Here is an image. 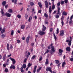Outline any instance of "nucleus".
<instances>
[{
  "label": "nucleus",
  "instance_id": "1",
  "mask_svg": "<svg viewBox=\"0 0 73 73\" xmlns=\"http://www.w3.org/2000/svg\"><path fill=\"white\" fill-rule=\"evenodd\" d=\"M48 49H50L51 48V52H50L51 54H53L56 51L54 48V47L53 46V44L52 43L50 46H47Z\"/></svg>",
  "mask_w": 73,
  "mask_h": 73
},
{
  "label": "nucleus",
  "instance_id": "2",
  "mask_svg": "<svg viewBox=\"0 0 73 73\" xmlns=\"http://www.w3.org/2000/svg\"><path fill=\"white\" fill-rule=\"evenodd\" d=\"M58 8V10L57 12L58 13H57V15H55V18H56V19H58L59 17H60V16L58 15H61V13H60V10H61V8L60 7H57Z\"/></svg>",
  "mask_w": 73,
  "mask_h": 73
},
{
  "label": "nucleus",
  "instance_id": "3",
  "mask_svg": "<svg viewBox=\"0 0 73 73\" xmlns=\"http://www.w3.org/2000/svg\"><path fill=\"white\" fill-rule=\"evenodd\" d=\"M55 9V5L53 4L52 5V7L51 6H49V12L50 13H52V10H54V9Z\"/></svg>",
  "mask_w": 73,
  "mask_h": 73
},
{
  "label": "nucleus",
  "instance_id": "4",
  "mask_svg": "<svg viewBox=\"0 0 73 73\" xmlns=\"http://www.w3.org/2000/svg\"><path fill=\"white\" fill-rule=\"evenodd\" d=\"M70 40L69 39L67 40H66V41L67 42H68V45H69V46H70L71 45V44H72V37L71 36H70Z\"/></svg>",
  "mask_w": 73,
  "mask_h": 73
},
{
  "label": "nucleus",
  "instance_id": "5",
  "mask_svg": "<svg viewBox=\"0 0 73 73\" xmlns=\"http://www.w3.org/2000/svg\"><path fill=\"white\" fill-rule=\"evenodd\" d=\"M46 70L47 72L49 71L51 73H53L52 71V68L50 67H47L46 69Z\"/></svg>",
  "mask_w": 73,
  "mask_h": 73
},
{
  "label": "nucleus",
  "instance_id": "6",
  "mask_svg": "<svg viewBox=\"0 0 73 73\" xmlns=\"http://www.w3.org/2000/svg\"><path fill=\"white\" fill-rule=\"evenodd\" d=\"M64 1H61L60 3L61 5H63L64 4V3H65L66 4H67L68 2V0H64Z\"/></svg>",
  "mask_w": 73,
  "mask_h": 73
},
{
  "label": "nucleus",
  "instance_id": "7",
  "mask_svg": "<svg viewBox=\"0 0 73 73\" xmlns=\"http://www.w3.org/2000/svg\"><path fill=\"white\" fill-rule=\"evenodd\" d=\"M62 52H63V50L61 49H59L58 54L60 56H61V55H62Z\"/></svg>",
  "mask_w": 73,
  "mask_h": 73
},
{
  "label": "nucleus",
  "instance_id": "8",
  "mask_svg": "<svg viewBox=\"0 0 73 73\" xmlns=\"http://www.w3.org/2000/svg\"><path fill=\"white\" fill-rule=\"evenodd\" d=\"M9 59L11 60L13 62V65H15L16 63V60H15L13 58H11V57L9 58Z\"/></svg>",
  "mask_w": 73,
  "mask_h": 73
},
{
  "label": "nucleus",
  "instance_id": "9",
  "mask_svg": "<svg viewBox=\"0 0 73 73\" xmlns=\"http://www.w3.org/2000/svg\"><path fill=\"white\" fill-rule=\"evenodd\" d=\"M44 3H45V5L46 8H48L49 4L48 2V1H44Z\"/></svg>",
  "mask_w": 73,
  "mask_h": 73
},
{
  "label": "nucleus",
  "instance_id": "10",
  "mask_svg": "<svg viewBox=\"0 0 73 73\" xmlns=\"http://www.w3.org/2000/svg\"><path fill=\"white\" fill-rule=\"evenodd\" d=\"M64 32L63 30H61L60 32V36H64Z\"/></svg>",
  "mask_w": 73,
  "mask_h": 73
},
{
  "label": "nucleus",
  "instance_id": "11",
  "mask_svg": "<svg viewBox=\"0 0 73 73\" xmlns=\"http://www.w3.org/2000/svg\"><path fill=\"white\" fill-rule=\"evenodd\" d=\"M5 16H6L7 17H10L11 16V14H9V13H5L4 14Z\"/></svg>",
  "mask_w": 73,
  "mask_h": 73
},
{
  "label": "nucleus",
  "instance_id": "12",
  "mask_svg": "<svg viewBox=\"0 0 73 73\" xmlns=\"http://www.w3.org/2000/svg\"><path fill=\"white\" fill-rule=\"evenodd\" d=\"M30 38V36L29 35L28 36L26 39V41L27 44L29 43V38Z\"/></svg>",
  "mask_w": 73,
  "mask_h": 73
},
{
  "label": "nucleus",
  "instance_id": "13",
  "mask_svg": "<svg viewBox=\"0 0 73 73\" xmlns=\"http://www.w3.org/2000/svg\"><path fill=\"white\" fill-rule=\"evenodd\" d=\"M45 33V32H43V31H40L39 32V34L40 35V36H42V35H44Z\"/></svg>",
  "mask_w": 73,
  "mask_h": 73
},
{
  "label": "nucleus",
  "instance_id": "14",
  "mask_svg": "<svg viewBox=\"0 0 73 73\" xmlns=\"http://www.w3.org/2000/svg\"><path fill=\"white\" fill-rule=\"evenodd\" d=\"M42 27H43L42 28V31L43 32H45L46 30V27H45L44 25H42Z\"/></svg>",
  "mask_w": 73,
  "mask_h": 73
},
{
  "label": "nucleus",
  "instance_id": "15",
  "mask_svg": "<svg viewBox=\"0 0 73 73\" xmlns=\"http://www.w3.org/2000/svg\"><path fill=\"white\" fill-rule=\"evenodd\" d=\"M37 66H34V70H33V73H35L36 71V68H37Z\"/></svg>",
  "mask_w": 73,
  "mask_h": 73
},
{
  "label": "nucleus",
  "instance_id": "16",
  "mask_svg": "<svg viewBox=\"0 0 73 73\" xmlns=\"http://www.w3.org/2000/svg\"><path fill=\"white\" fill-rule=\"evenodd\" d=\"M6 54H5L3 56V61H5V59H6Z\"/></svg>",
  "mask_w": 73,
  "mask_h": 73
},
{
  "label": "nucleus",
  "instance_id": "17",
  "mask_svg": "<svg viewBox=\"0 0 73 73\" xmlns=\"http://www.w3.org/2000/svg\"><path fill=\"white\" fill-rule=\"evenodd\" d=\"M73 21L72 20H70V21H69V24L70 25H73Z\"/></svg>",
  "mask_w": 73,
  "mask_h": 73
},
{
  "label": "nucleus",
  "instance_id": "18",
  "mask_svg": "<svg viewBox=\"0 0 73 73\" xmlns=\"http://www.w3.org/2000/svg\"><path fill=\"white\" fill-rule=\"evenodd\" d=\"M66 50L68 51V52H69V51H70V47H67L66 48Z\"/></svg>",
  "mask_w": 73,
  "mask_h": 73
},
{
  "label": "nucleus",
  "instance_id": "19",
  "mask_svg": "<svg viewBox=\"0 0 73 73\" xmlns=\"http://www.w3.org/2000/svg\"><path fill=\"white\" fill-rule=\"evenodd\" d=\"M10 68L11 69H12V68L13 69H15V66L14 65H11V66L10 67Z\"/></svg>",
  "mask_w": 73,
  "mask_h": 73
},
{
  "label": "nucleus",
  "instance_id": "20",
  "mask_svg": "<svg viewBox=\"0 0 73 73\" xmlns=\"http://www.w3.org/2000/svg\"><path fill=\"white\" fill-rule=\"evenodd\" d=\"M25 28V25H23L21 26V27L20 28L21 29H24Z\"/></svg>",
  "mask_w": 73,
  "mask_h": 73
},
{
  "label": "nucleus",
  "instance_id": "21",
  "mask_svg": "<svg viewBox=\"0 0 73 73\" xmlns=\"http://www.w3.org/2000/svg\"><path fill=\"white\" fill-rule=\"evenodd\" d=\"M66 65V62H65L64 61L63 62L62 64V67H65V66L64 65Z\"/></svg>",
  "mask_w": 73,
  "mask_h": 73
},
{
  "label": "nucleus",
  "instance_id": "22",
  "mask_svg": "<svg viewBox=\"0 0 73 73\" xmlns=\"http://www.w3.org/2000/svg\"><path fill=\"white\" fill-rule=\"evenodd\" d=\"M8 11L10 13H13V10L11 9H9L8 10Z\"/></svg>",
  "mask_w": 73,
  "mask_h": 73
},
{
  "label": "nucleus",
  "instance_id": "23",
  "mask_svg": "<svg viewBox=\"0 0 73 73\" xmlns=\"http://www.w3.org/2000/svg\"><path fill=\"white\" fill-rule=\"evenodd\" d=\"M44 16L46 18H48V15H47V14L46 13H44Z\"/></svg>",
  "mask_w": 73,
  "mask_h": 73
},
{
  "label": "nucleus",
  "instance_id": "24",
  "mask_svg": "<svg viewBox=\"0 0 73 73\" xmlns=\"http://www.w3.org/2000/svg\"><path fill=\"white\" fill-rule=\"evenodd\" d=\"M26 64H23V65L21 67L23 68H24V69H25V68H26Z\"/></svg>",
  "mask_w": 73,
  "mask_h": 73
},
{
  "label": "nucleus",
  "instance_id": "25",
  "mask_svg": "<svg viewBox=\"0 0 73 73\" xmlns=\"http://www.w3.org/2000/svg\"><path fill=\"white\" fill-rule=\"evenodd\" d=\"M53 36L55 41H56V40H57V37H56V36L55 35V34L54 33H53Z\"/></svg>",
  "mask_w": 73,
  "mask_h": 73
},
{
  "label": "nucleus",
  "instance_id": "26",
  "mask_svg": "<svg viewBox=\"0 0 73 73\" xmlns=\"http://www.w3.org/2000/svg\"><path fill=\"white\" fill-rule=\"evenodd\" d=\"M12 2H14V4H17V0H11Z\"/></svg>",
  "mask_w": 73,
  "mask_h": 73
},
{
  "label": "nucleus",
  "instance_id": "27",
  "mask_svg": "<svg viewBox=\"0 0 73 73\" xmlns=\"http://www.w3.org/2000/svg\"><path fill=\"white\" fill-rule=\"evenodd\" d=\"M46 61L45 62V64L47 65L49 63V62L48 61V58H47L46 60Z\"/></svg>",
  "mask_w": 73,
  "mask_h": 73
},
{
  "label": "nucleus",
  "instance_id": "28",
  "mask_svg": "<svg viewBox=\"0 0 73 73\" xmlns=\"http://www.w3.org/2000/svg\"><path fill=\"white\" fill-rule=\"evenodd\" d=\"M14 34V31L13 30H12L11 31V36H12V35H13Z\"/></svg>",
  "mask_w": 73,
  "mask_h": 73
},
{
  "label": "nucleus",
  "instance_id": "29",
  "mask_svg": "<svg viewBox=\"0 0 73 73\" xmlns=\"http://www.w3.org/2000/svg\"><path fill=\"white\" fill-rule=\"evenodd\" d=\"M5 28H3V29H2L1 31V33L3 34V33H4L5 32Z\"/></svg>",
  "mask_w": 73,
  "mask_h": 73
},
{
  "label": "nucleus",
  "instance_id": "30",
  "mask_svg": "<svg viewBox=\"0 0 73 73\" xmlns=\"http://www.w3.org/2000/svg\"><path fill=\"white\" fill-rule=\"evenodd\" d=\"M2 5H3V6H5L6 4V1H4L2 2Z\"/></svg>",
  "mask_w": 73,
  "mask_h": 73
},
{
  "label": "nucleus",
  "instance_id": "31",
  "mask_svg": "<svg viewBox=\"0 0 73 73\" xmlns=\"http://www.w3.org/2000/svg\"><path fill=\"white\" fill-rule=\"evenodd\" d=\"M38 4L39 5L40 8H41L42 7V5H41V2L38 3Z\"/></svg>",
  "mask_w": 73,
  "mask_h": 73
},
{
  "label": "nucleus",
  "instance_id": "32",
  "mask_svg": "<svg viewBox=\"0 0 73 73\" xmlns=\"http://www.w3.org/2000/svg\"><path fill=\"white\" fill-rule=\"evenodd\" d=\"M62 14L64 16H66V15H67V13L65 11L63 12Z\"/></svg>",
  "mask_w": 73,
  "mask_h": 73
},
{
  "label": "nucleus",
  "instance_id": "33",
  "mask_svg": "<svg viewBox=\"0 0 73 73\" xmlns=\"http://www.w3.org/2000/svg\"><path fill=\"white\" fill-rule=\"evenodd\" d=\"M32 19V17L31 16H30L29 17V18L28 21L29 22H30L31 21V20Z\"/></svg>",
  "mask_w": 73,
  "mask_h": 73
},
{
  "label": "nucleus",
  "instance_id": "34",
  "mask_svg": "<svg viewBox=\"0 0 73 73\" xmlns=\"http://www.w3.org/2000/svg\"><path fill=\"white\" fill-rule=\"evenodd\" d=\"M9 70L7 68H5V73H7V72H8Z\"/></svg>",
  "mask_w": 73,
  "mask_h": 73
},
{
  "label": "nucleus",
  "instance_id": "35",
  "mask_svg": "<svg viewBox=\"0 0 73 73\" xmlns=\"http://www.w3.org/2000/svg\"><path fill=\"white\" fill-rule=\"evenodd\" d=\"M20 69H21V72L22 73H23V72H24L23 68L22 67H21L20 68Z\"/></svg>",
  "mask_w": 73,
  "mask_h": 73
},
{
  "label": "nucleus",
  "instance_id": "36",
  "mask_svg": "<svg viewBox=\"0 0 73 73\" xmlns=\"http://www.w3.org/2000/svg\"><path fill=\"white\" fill-rule=\"evenodd\" d=\"M49 50L48 49H47L46 52L44 53V54H46V53H49Z\"/></svg>",
  "mask_w": 73,
  "mask_h": 73
},
{
  "label": "nucleus",
  "instance_id": "37",
  "mask_svg": "<svg viewBox=\"0 0 73 73\" xmlns=\"http://www.w3.org/2000/svg\"><path fill=\"white\" fill-rule=\"evenodd\" d=\"M32 66V64H31L30 63H29L28 64V68H29Z\"/></svg>",
  "mask_w": 73,
  "mask_h": 73
},
{
  "label": "nucleus",
  "instance_id": "38",
  "mask_svg": "<svg viewBox=\"0 0 73 73\" xmlns=\"http://www.w3.org/2000/svg\"><path fill=\"white\" fill-rule=\"evenodd\" d=\"M56 31V34H58V33H59V29H58V28L57 29Z\"/></svg>",
  "mask_w": 73,
  "mask_h": 73
},
{
  "label": "nucleus",
  "instance_id": "39",
  "mask_svg": "<svg viewBox=\"0 0 73 73\" xmlns=\"http://www.w3.org/2000/svg\"><path fill=\"white\" fill-rule=\"evenodd\" d=\"M30 54H31V53L29 52H28L27 53V58L29 57V56H30Z\"/></svg>",
  "mask_w": 73,
  "mask_h": 73
},
{
  "label": "nucleus",
  "instance_id": "40",
  "mask_svg": "<svg viewBox=\"0 0 73 73\" xmlns=\"http://www.w3.org/2000/svg\"><path fill=\"white\" fill-rule=\"evenodd\" d=\"M30 5L31 6H33L34 5V3L33 2H31L30 3Z\"/></svg>",
  "mask_w": 73,
  "mask_h": 73
},
{
  "label": "nucleus",
  "instance_id": "41",
  "mask_svg": "<svg viewBox=\"0 0 73 73\" xmlns=\"http://www.w3.org/2000/svg\"><path fill=\"white\" fill-rule=\"evenodd\" d=\"M55 61H56V64H59V60H55Z\"/></svg>",
  "mask_w": 73,
  "mask_h": 73
},
{
  "label": "nucleus",
  "instance_id": "42",
  "mask_svg": "<svg viewBox=\"0 0 73 73\" xmlns=\"http://www.w3.org/2000/svg\"><path fill=\"white\" fill-rule=\"evenodd\" d=\"M1 14H4V11L3 9H1Z\"/></svg>",
  "mask_w": 73,
  "mask_h": 73
},
{
  "label": "nucleus",
  "instance_id": "43",
  "mask_svg": "<svg viewBox=\"0 0 73 73\" xmlns=\"http://www.w3.org/2000/svg\"><path fill=\"white\" fill-rule=\"evenodd\" d=\"M50 66H51V67H53L54 66V65H53V63L51 62L50 64Z\"/></svg>",
  "mask_w": 73,
  "mask_h": 73
},
{
  "label": "nucleus",
  "instance_id": "44",
  "mask_svg": "<svg viewBox=\"0 0 73 73\" xmlns=\"http://www.w3.org/2000/svg\"><path fill=\"white\" fill-rule=\"evenodd\" d=\"M73 14L70 17V20H72V19H73Z\"/></svg>",
  "mask_w": 73,
  "mask_h": 73
},
{
  "label": "nucleus",
  "instance_id": "45",
  "mask_svg": "<svg viewBox=\"0 0 73 73\" xmlns=\"http://www.w3.org/2000/svg\"><path fill=\"white\" fill-rule=\"evenodd\" d=\"M36 57V56L34 55L31 58V59L32 60L33 59H35V58Z\"/></svg>",
  "mask_w": 73,
  "mask_h": 73
},
{
  "label": "nucleus",
  "instance_id": "46",
  "mask_svg": "<svg viewBox=\"0 0 73 73\" xmlns=\"http://www.w3.org/2000/svg\"><path fill=\"white\" fill-rule=\"evenodd\" d=\"M21 42V41H20V40H17V43H18V44H19V43H20Z\"/></svg>",
  "mask_w": 73,
  "mask_h": 73
},
{
  "label": "nucleus",
  "instance_id": "47",
  "mask_svg": "<svg viewBox=\"0 0 73 73\" xmlns=\"http://www.w3.org/2000/svg\"><path fill=\"white\" fill-rule=\"evenodd\" d=\"M57 6H58V7H59L58 6H60V2H59L57 4Z\"/></svg>",
  "mask_w": 73,
  "mask_h": 73
},
{
  "label": "nucleus",
  "instance_id": "48",
  "mask_svg": "<svg viewBox=\"0 0 73 73\" xmlns=\"http://www.w3.org/2000/svg\"><path fill=\"white\" fill-rule=\"evenodd\" d=\"M17 17L19 19H20V18H21V15H18L17 16Z\"/></svg>",
  "mask_w": 73,
  "mask_h": 73
},
{
  "label": "nucleus",
  "instance_id": "49",
  "mask_svg": "<svg viewBox=\"0 0 73 73\" xmlns=\"http://www.w3.org/2000/svg\"><path fill=\"white\" fill-rule=\"evenodd\" d=\"M42 60V56H41L39 60V61H41Z\"/></svg>",
  "mask_w": 73,
  "mask_h": 73
},
{
  "label": "nucleus",
  "instance_id": "50",
  "mask_svg": "<svg viewBox=\"0 0 73 73\" xmlns=\"http://www.w3.org/2000/svg\"><path fill=\"white\" fill-rule=\"evenodd\" d=\"M25 17L26 19H27L28 18V15H27V14H26L25 15Z\"/></svg>",
  "mask_w": 73,
  "mask_h": 73
},
{
  "label": "nucleus",
  "instance_id": "51",
  "mask_svg": "<svg viewBox=\"0 0 73 73\" xmlns=\"http://www.w3.org/2000/svg\"><path fill=\"white\" fill-rule=\"evenodd\" d=\"M2 38H4V37H5V35H4V34H2L1 35Z\"/></svg>",
  "mask_w": 73,
  "mask_h": 73
},
{
  "label": "nucleus",
  "instance_id": "52",
  "mask_svg": "<svg viewBox=\"0 0 73 73\" xmlns=\"http://www.w3.org/2000/svg\"><path fill=\"white\" fill-rule=\"evenodd\" d=\"M41 10H40L38 11V13H41Z\"/></svg>",
  "mask_w": 73,
  "mask_h": 73
},
{
  "label": "nucleus",
  "instance_id": "53",
  "mask_svg": "<svg viewBox=\"0 0 73 73\" xmlns=\"http://www.w3.org/2000/svg\"><path fill=\"white\" fill-rule=\"evenodd\" d=\"M62 25V26H63L64 25V23L63 21H62L61 22Z\"/></svg>",
  "mask_w": 73,
  "mask_h": 73
},
{
  "label": "nucleus",
  "instance_id": "54",
  "mask_svg": "<svg viewBox=\"0 0 73 73\" xmlns=\"http://www.w3.org/2000/svg\"><path fill=\"white\" fill-rule=\"evenodd\" d=\"M64 17L62 16L61 18V21H64Z\"/></svg>",
  "mask_w": 73,
  "mask_h": 73
},
{
  "label": "nucleus",
  "instance_id": "55",
  "mask_svg": "<svg viewBox=\"0 0 73 73\" xmlns=\"http://www.w3.org/2000/svg\"><path fill=\"white\" fill-rule=\"evenodd\" d=\"M27 58H25L24 60V62H26V61H27Z\"/></svg>",
  "mask_w": 73,
  "mask_h": 73
},
{
  "label": "nucleus",
  "instance_id": "56",
  "mask_svg": "<svg viewBox=\"0 0 73 73\" xmlns=\"http://www.w3.org/2000/svg\"><path fill=\"white\" fill-rule=\"evenodd\" d=\"M45 24H48V21H46L45 22Z\"/></svg>",
  "mask_w": 73,
  "mask_h": 73
},
{
  "label": "nucleus",
  "instance_id": "57",
  "mask_svg": "<svg viewBox=\"0 0 73 73\" xmlns=\"http://www.w3.org/2000/svg\"><path fill=\"white\" fill-rule=\"evenodd\" d=\"M8 5H5V8H6V9H7V8H8Z\"/></svg>",
  "mask_w": 73,
  "mask_h": 73
},
{
  "label": "nucleus",
  "instance_id": "58",
  "mask_svg": "<svg viewBox=\"0 0 73 73\" xmlns=\"http://www.w3.org/2000/svg\"><path fill=\"white\" fill-rule=\"evenodd\" d=\"M70 61H73V58H71L70 59Z\"/></svg>",
  "mask_w": 73,
  "mask_h": 73
},
{
  "label": "nucleus",
  "instance_id": "59",
  "mask_svg": "<svg viewBox=\"0 0 73 73\" xmlns=\"http://www.w3.org/2000/svg\"><path fill=\"white\" fill-rule=\"evenodd\" d=\"M52 31H53V29L51 28V29H50V32H52Z\"/></svg>",
  "mask_w": 73,
  "mask_h": 73
},
{
  "label": "nucleus",
  "instance_id": "60",
  "mask_svg": "<svg viewBox=\"0 0 73 73\" xmlns=\"http://www.w3.org/2000/svg\"><path fill=\"white\" fill-rule=\"evenodd\" d=\"M11 56H12V54H11L10 55H7V56H8V57H11Z\"/></svg>",
  "mask_w": 73,
  "mask_h": 73
},
{
  "label": "nucleus",
  "instance_id": "61",
  "mask_svg": "<svg viewBox=\"0 0 73 73\" xmlns=\"http://www.w3.org/2000/svg\"><path fill=\"white\" fill-rule=\"evenodd\" d=\"M41 69H42V67H40L38 68V69L40 70H41Z\"/></svg>",
  "mask_w": 73,
  "mask_h": 73
},
{
  "label": "nucleus",
  "instance_id": "62",
  "mask_svg": "<svg viewBox=\"0 0 73 73\" xmlns=\"http://www.w3.org/2000/svg\"><path fill=\"white\" fill-rule=\"evenodd\" d=\"M60 64H61V63L58 64V65H57L58 68H59L60 67Z\"/></svg>",
  "mask_w": 73,
  "mask_h": 73
},
{
  "label": "nucleus",
  "instance_id": "63",
  "mask_svg": "<svg viewBox=\"0 0 73 73\" xmlns=\"http://www.w3.org/2000/svg\"><path fill=\"white\" fill-rule=\"evenodd\" d=\"M39 72H40V70L38 69H37L36 70L37 72L38 73Z\"/></svg>",
  "mask_w": 73,
  "mask_h": 73
},
{
  "label": "nucleus",
  "instance_id": "64",
  "mask_svg": "<svg viewBox=\"0 0 73 73\" xmlns=\"http://www.w3.org/2000/svg\"><path fill=\"white\" fill-rule=\"evenodd\" d=\"M10 49H12L13 48V46L12 45H11L10 46Z\"/></svg>",
  "mask_w": 73,
  "mask_h": 73
}]
</instances>
